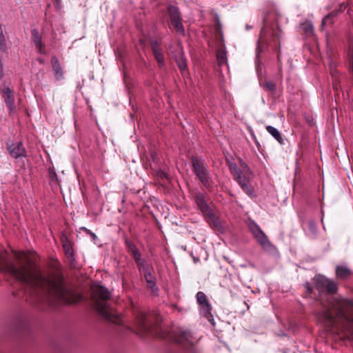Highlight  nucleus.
<instances>
[{"label": "nucleus", "instance_id": "5", "mask_svg": "<svg viewBox=\"0 0 353 353\" xmlns=\"http://www.w3.org/2000/svg\"><path fill=\"white\" fill-rule=\"evenodd\" d=\"M331 310H322L323 319L325 323L331 326L341 325L345 327L350 322L353 321V319L348 316L345 310H336L335 316L330 312Z\"/></svg>", "mask_w": 353, "mask_h": 353}, {"label": "nucleus", "instance_id": "48", "mask_svg": "<svg viewBox=\"0 0 353 353\" xmlns=\"http://www.w3.org/2000/svg\"><path fill=\"white\" fill-rule=\"evenodd\" d=\"M56 3H59V0H54Z\"/></svg>", "mask_w": 353, "mask_h": 353}, {"label": "nucleus", "instance_id": "46", "mask_svg": "<svg viewBox=\"0 0 353 353\" xmlns=\"http://www.w3.org/2000/svg\"><path fill=\"white\" fill-rule=\"evenodd\" d=\"M161 177H166V174L165 172H162L161 174Z\"/></svg>", "mask_w": 353, "mask_h": 353}, {"label": "nucleus", "instance_id": "11", "mask_svg": "<svg viewBox=\"0 0 353 353\" xmlns=\"http://www.w3.org/2000/svg\"><path fill=\"white\" fill-rule=\"evenodd\" d=\"M253 236L264 249L271 250L274 248L261 229L258 232L254 234Z\"/></svg>", "mask_w": 353, "mask_h": 353}, {"label": "nucleus", "instance_id": "8", "mask_svg": "<svg viewBox=\"0 0 353 353\" xmlns=\"http://www.w3.org/2000/svg\"><path fill=\"white\" fill-rule=\"evenodd\" d=\"M92 296L98 304L99 307L97 309H105V305L101 303V301L108 300L110 296V293L106 288L97 285L92 288Z\"/></svg>", "mask_w": 353, "mask_h": 353}, {"label": "nucleus", "instance_id": "36", "mask_svg": "<svg viewBox=\"0 0 353 353\" xmlns=\"http://www.w3.org/2000/svg\"><path fill=\"white\" fill-rule=\"evenodd\" d=\"M81 230H83L87 234L90 235V237L92 239L93 241H96V240L97 239V236L94 232H92L91 230L86 228L85 227L81 228Z\"/></svg>", "mask_w": 353, "mask_h": 353}, {"label": "nucleus", "instance_id": "1", "mask_svg": "<svg viewBox=\"0 0 353 353\" xmlns=\"http://www.w3.org/2000/svg\"><path fill=\"white\" fill-rule=\"evenodd\" d=\"M6 268L8 274L27 285L28 290L26 292V299L30 302L52 303L59 300L70 304L81 299L80 295L65 286L62 279H52L47 277L34 268L32 264L16 266L12 263Z\"/></svg>", "mask_w": 353, "mask_h": 353}, {"label": "nucleus", "instance_id": "12", "mask_svg": "<svg viewBox=\"0 0 353 353\" xmlns=\"http://www.w3.org/2000/svg\"><path fill=\"white\" fill-rule=\"evenodd\" d=\"M253 236L264 249L271 250L274 248L261 229L258 232L254 234Z\"/></svg>", "mask_w": 353, "mask_h": 353}, {"label": "nucleus", "instance_id": "22", "mask_svg": "<svg viewBox=\"0 0 353 353\" xmlns=\"http://www.w3.org/2000/svg\"><path fill=\"white\" fill-rule=\"evenodd\" d=\"M168 10L171 21L181 19L179 8L176 6L170 5Z\"/></svg>", "mask_w": 353, "mask_h": 353}, {"label": "nucleus", "instance_id": "23", "mask_svg": "<svg viewBox=\"0 0 353 353\" xmlns=\"http://www.w3.org/2000/svg\"><path fill=\"white\" fill-rule=\"evenodd\" d=\"M153 54L154 56L155 59L157 60L159 66L160 68H162L165 65V60H164V56L162 53V51L161 49L159 50H154V51H152Z\"/></svg>", "mask_w": 353, "mask_h": 353}, {"label": "nucleus", "instance_id": "44", "mask_svg": "<svg viewBox=\"0 0 353 353\" xmlns=\"http://www.w3.org/2000/svg\"><path fill=\"white\" fill-rule=\"evenodd\" d=\"M252 26H248V25H247V26H246V29H247L248 30H251V29H252Z\"/></svg>", "mask_w": 353, "mask_h": 353}, {"label": "nucleus", "instance_id": "21", "mask_svg": "<svg viewBox=\"0 0 353 353\" xmlns=\"http://www.w3.org/2000/svg\"><path fill=\"white\" fill-rule=\"evenodd\" d=\"M216 59L220 67L228 64L227 53L224 48H220L217 50Z\"/></svg>", "mask_w": 353, "mask_h": 353}, {"label": "nucleus", "instance_id": "37", "mask_svg": "<svg viewBox=\"0 0 353 353\" xmlns=\"http://www.w3.org/2000/svg\"><path fill=\"white\" fill-rule=\"evenodd\" d=\"M131 254L132 255L136 264L143 259H142L141 254L140 252L139 251V250L132 252Z\"/></svg>", "mask_w": 353, "mask_h": 353}, {"label": "nucleus", "instance_id": "18", "mask_svg": "<svg viewBox=\"0 0 353 353\" xmlns=\"http://www.w3.org/2000/svg\"><path fill=\"white\" fill-rule=\"evenodd\" d=\"M352 274V271L345 265H337L336 267V275L341 279H346Z\"/></svg>", "mask_w": 353, "mask_h": 353}, {"label": "nucleus", "instance_id": "31", "mask_svg": "<svg viewBox=\"0 0 353 353\" xmlns=\"http://www.w3.org/2000/svg\"><path fill=\"white\" fill-rule=\"evenodd\" d=\"M248 225L252 234L258 232L261 230V228L259 226V225L252 220H250L248 222Z\"/></svg>", "mask_w": 353, "mask_h": 353}, {"label": "nucleus", "instance_id": "40", "mask_svg": "<svg viewBox=\"0 0 353 353\" xmlns=\"http://www.w3.org/2000/svg\"><path fill=\"white\" fill-rule=\"evenodd\" d=\"M150 46L152 48V50L154 51V50H159V43L157 40H151L150 41Z\"/></svg>", "mask_w": 353, "mask_h": 353}, {"label": "nucleus", "instance_id": "49", "mask_svg": "<svg viewBox=\"0 0 353 353\" xmlns=\"http://www.w3.org/2000/svg\"><path fill=\"white\" fill-rule=\"evenodd\" d=\"M324 309H326V310H328V309H330L329 307H325Z\"/></svg>", "mask_w": 353, "mask_h": 353}, {"label": "nucleus", "instance_id": "20", "mask_svg": "<svg viewBox=\"0 0 353 353\" xmlns=\"http://www.w3.org/2000/svg\"><path fill=\"white\" fill-rule=\"evenodd\" d=\"M300 28L307 37H310L314 34V26L310 21L306 20L300 23Z\"/></svg>", "mask_w": 353, "mask_h": 353}, {"label": "nucleus", "instance_id": "45", "mask_svg": "<svg viewBox=\"0 0 353 353\" xmlns=\"http://www.w3.org/2000/svg\"><path fill=\"white\" fill-rule=\"evenodd\" d=\"M280 48H281L280 43H279V54H280ZM279 57H280V54H278V59H279Z\"/></svg>", "mask_w": 353, "mask_h": 353}, {"label": "nucleus", "instance_id": "7", "mask_svg": "<svg viewBox=\"0 0 353 353\" xmlns=\"http://www.w3.org/2000/svg\"><path fill=\"white\" fill-rule=\"evenodd\" d=\"M170 53L173 55L175 62L183 77L188 75V68L187 59L185 57L183 48L180 43H177L175 46L174 50H172L171 46L170 47Z\"/></svg>", "mask_w": 353, "mask_h": 353}, {"label": "nucleus", "instance_id": "47", "mask_svg": "<svg viewBox=\"0 0 353 353\" xmlns=\"http://www.w3.org/2000/svg\"><path fill=\"white\" fill-rule=\"evenodd\" d=\"M241 165H243L245 168H247V165L245 163H242Z\"/></svg>", "mask_w": 353, "mask_h": 353}, {"label": "nucleus", "instance_id": "15", "mask_svg": "<svg viewBox=\"0 0 353 353\" xmlns=\"http://www.w3.org/2000/svg\"><path fill=\"white\" fill-rule=\"evenodd\" d=\"M242 190L250 197H254V191L253 187L250 184L249 180L245 177L236 181Z\"/></svg>", "mask_w": 353, "mask_h": 353}, {"label": "nucleus", "instance_id": "27", "mask_svg": "<svg viewBox=\"0 0 353 353\" xmlns=\"http://www.w3.org/2000/svg\"><path fill=\"white\" fill-rule=\"evenodd\" d=\"M261 38L259 40H258L257 41V47H256V57L259 56V54L263 51V45L261 44V39H263V38H265L266 37V29H265V27H263L262 28L261 30Z\"/></svg>", "mask_w": 353, "mask_h": 353}, {"label": "nucleus", "instance_id": "3", "mask_svg": "<svg viewBox=\"0 0 353 353\" xmlns=\"http://www.w3.org/2000/svg\"><path fill=\"white\" fill-rule=\"evenodd\" d=\"M314 288L320 294L326 293V299L329 307L332 309H345L346 307L353 306L352 301L343 299L336 292L338 290L337 284L323 275H316L314 279Z\"/></svg>", "mask_w": 353, "mask_h": 353}, {"label": "nucleus", "instance_id": "9", "mask_svg": "<svg viewBox=\"0 0 353 353\" xmlns=\"http://www.w3.org/2000/svg\"><path fill=\"white\" fill-rule=\"evenodd\" d=\"M7 150L10 155L14 159L26 157V150L21 141L16 143H7Z\"/></svg>", "mask_w": 353, "mask_h": 353}, {"label": "nucleus", "instance_id": "33", "mask_svg": "<svg viewBox=\"0 0 353 353\" xmlns=\"http://www.w3.org/2000/svg\"><path fill=\"white\" fill-rule=\"evenodd\" d=\"M146 286L153 293H156L158 290V288L156 285V279L146 282Z\"/></svg>", "mask_w": 353, "mask_h": 353}, {"label": "nucleus", "instance_id": "29", "mask_svg": "<svg viewBox=\"0 0 353 353\" xmlns=\"http://www.w3.org/2000/svg\"><path fill=\"white\" fill-rule=\"evenodd\" d=\"M270 32H271V39L272 41H274V39H278L279 40L281 37V35H282V32L281 30V29L279 28V27H277L276 29H274L273 27H272L270 28Z\"/></svg>", "mask_w": 353, "mask_h": 353}, {"label": "nucleus", "instance_id": "17", "mask_svg": "<svg viewBox=\"0 0 353 353\" xmlns=\"http://www.w3.org/2000/svg\"><path fill=\"white\" fill-rule=\"evenodd\" d=\"M51 61L57 80L62 79L63 77V73L58 59L53 56L52 57Z\"/></svg>", "mask_w": 353, "mask_h": 353}, {"label": "nucleus", "instance_id": "41", "mask_svg": "<svg viewBox=\"0 0 353 353\" xmlns=\"http://www.w3.org/2000/svg\"><path fill=\"white\" fill-rule=\"evenodd\" d=\"M334 17V14L333 13H330L329 14H327L323 20H322V23H321V26H324L327 23H328V21L332 18Z\"/></svg>", "mask_w": 353, "mask_h": 353}, {"label": "nucleus", "instance_id": "43", "mask_svg": "<svg viewBox=\"0 0 353 353\" xmlns=\"http://www.w3.org/2000/svg\"><path fill=\"white\" fill-rule=\"evenodd\" d=\"M50 176L52 180H54V179L57 178V173L54 171H53L52 170H50Z\"/></svg>", "mask_w": 353, "mask_h": 353}, {"label": "nucleus", "instance_id": "13", "mask_svg": "<svg viewBox=\"0 0 353 353\" xmlns=\"http://www.w3.org/2000/svg\"><path fill=\"white\" fill-rule=\"evenodd\" d=\"M1 92L10 112H12L14 110V98L12 91L8 87H6L2 90Z\"/></svg>", "mask_w": 353, "mask_h": 353}, {"label": "nucleus", "instance_id": "6", "mask_svg": "<svg viewBox=\"0 0 353 353\" xmlns=\"http://www.w3.org/2000/svg\"><path fill=\"white\" fill-rule=\"evenodd\" d=\"M194 200L198 208L202 214L208 219L212 221L214 225L218 226L219 221L216 215L212 212L211 208L208 204L204 194L196 191L194 195Z\"/></svg>", "mask_w": 353, "mask_h": 353}, {"label": "nucleus", "instance_id": "24", "mask_svg": "<svg viewBox=\"0 0 353 353\" xmlns=\"http://www.w3.org/2000/svg\"><path fill=\"white\" fill-rule=\"evenodd\" d=\"M260 85L265 91L270 92L272 93L276 91V85L271 81H265L264 82L261 83Z\"/></svg>", "mask_w": 353, "mask_h": 353}, {"label": "nucleus", "instance_id": "16", "mask_svg": "<svg viewBox=\"0 0 353 353\" xmlns=\"http://www.w3.org/2000/svg\"><path fill=\"white\" fill-rule=\"evenodd\" d=\"M196 302L201 309H211L207 296L203 292H198L196 295Z\"/></svg>", "mask_w": 353, "mask_h": 353}, {"label": "nucleus", "instance_id": "34", "mask_svg": "<svg viewBox=\"0 0 353 353\" xmlns=\"http://www.w3.org/2000/svg\"><path fill=\"white\" fill-rule=\"evenodd\" d=\"M63 248H64L65 254L69 258H72L74 256V252H73V250H72L71 246L70 245V244H67V243L64 244Z\"/></svg>", "mask_w": 353, "mask_h": 353}, {"label": "nucleus", "instance_id": "28", "mask_svg": "<svg viewBox=\"0 0 353 353\" xmlns=\"http://www.w3.org/2000/svg\"><path fill=\"white\" fill-rule=\"evenodd\" d=\"M230 170L231 172L234 174L235 179L236 181L244 177V176L242 175V171L239 168H238V167L236 164L230 165Z\"/></svg>", "mask_w": 353, "mask_h": 353}, {"label": "nucleus", "instance_id": "42", "mask_svg": "<svg viewBox=\"0 0 353 353\" xmlns=\"http://www.w3.org/2000/svg\"><path fill=\"white\" fill-rule=\"evenodd\" d=\"M210 311L209 310H205V316H210L209 317H210V319H209V321L212 323V324L214 325V319L212 318V316L210 314Z\"/></svg>", "mask_w": 353, "mask_h": 353}, {"label": "nucleus", "instance_id": "26", "mask_svg": "<svg viewBox=\"0 0 353 353\" xmlns=\"http://www.w3.org/2000/svg\"><path fill=\"white\" fill-rule=\"evenodd\" d=\"M0 49L3 52H6L8 50L6 37L3 33L2 26L0 24Z\"/></svg>", "mask_w": 353, "mask_h": 353}, {"label": "nucleus", "instance_id": "35", "mask_svg": "<svg viewBox=\"0 0 353 353\" xmlns=\"http://www.w3.org/2000/svg\"><path fill=\"white\" fill-rule=\"evenodd\" d=\"M308 230L314 234L316 233L317 228L316 224L314 221H310L307 223Z\"/></svg>", "mask_w": 353, "mask_h": 353}, {"label": "nucleus", "instance_id": "38", "mask_svg": "<svg viewBox=\"0 0 353 353\" xmlns=\"http://www.w3.org/2000/svg\"><path fill=\"white\" fill-rule=\"evenodd\" d=\"M143 274L144 279H145V282H148L149 281L154 280L156 279L155 276L152 274L151 270L148 272L143 273Z\"/></svg>", "mask_w": 353, "mask_h": 353}, {"label": "nucleus", "instance_id": "30", "mask_svg": "<svg viewBox=\"0 0 353 353\" xmlns=\"http://www.w3.org/2000/svg\"><path fill=\"white\" fill-rule=\"evenodd\" d=\"M176 32L184 34L185 30L181 23V19L171 21Z\"/></svg>", "mask_w": 353, "mask_h": 353}, {"label": "nucleus", "instance_id": "39", "mask_svg": "<svg viewBox=\"0 0 353 353\" xmlns=\"http://www.w3.org/2000/svg\"><path fill=\"white\" fill-rule=\"evenodd\" d=\"M304 288L308 294H312L314 291V288L312 286V284L310 282H305L304 283Z\"/></svg>", "mask_w": 353, "mask_h": 353}, {"label": "nucleus", "instance_id": "25", "mask_svg": "<svg viewBox=\"0 0 353 353\" xmlns=\"http://www.w3.org/2000/svg\"><path fill=\"white\" fill-rule=\"evenodd\" d=\"M136 265L138 268L139 271L140 272H142L143 274L150 271L152 268L148 265V263L145 259L141 260Z\"/></svg>", "mask_w": 353, "mask_h": 353}, {"label": "nucleus", "instance_id": "10", "mask_svg": "<svg viewBox=\"0 0 353 353\" xmlns=\"http://www.w3.org/2000/svg\"><path fill=\"white\" fill-rule=\"evenodd\" d=\"M98 316L104 319L108 323L121 325L123 319L120 314L116 312V310H97Z\"/></svg>", "mask_w": 353, "mask_h": 353}, {"label": "nucleus", "instance_id": "14", "mask_svg": "<svg viewBox=\"0 0 353 353\" xmlns=\"http://www.w3.org/2000/svg\"><path fill=\"white\" fill-rule=\"evenodd\" d=\"M32 37L33 42L38 50L39 53H44L43 48L45 45L42 42L41 35L40 34L39 30L36 28H34L31 31Z\"/></svg>", "mask_w": 353, "mask_h": 353}, {"label": "nucleus", "instance_id": "19", "mask_svg": "<svg viewBox=\"0 0 353 353\" xmlns=\"http://www.w3.org/2000/svg\"><path fill=\"white\" fill-rule=\"evenodd\" d=\"M267 132L270 134L279 143L284 144V139H283L280 132L272 125H267L265 127Z\"/></svg>", "mask_w": 353, "mask_h": 353}, {"label": "nucleus", "instance_id": "2", "mask_svg": "<svg viewBox=\"0 0 353 353\" xmlns=\"http://www.w3.org/2000/svg\"><path fill=\"white\" fill-rule=\"evenodd\" d=\"M134 316L137 333L142 338L159 336L170 339L190 353H197L194 347L196 337L194 333L183 328H172L168 331L164 324L158 325L159 316L157 310H136Z\"/></svg>", "mask_w": 353, "mask_h": 353}, {"label": "nucleus", "instance_id": "4", "mask_svg": "<svg viewBox=\"0 0 353 353\" xmlns=\"http://www.w3.org/2000/svg\"><path fill=\"white\" fill-rule=\"evenodd\" d=\"M191 163L193 172L195 173L201 184L208 189L212 188L214 185V181L205 160L202 158L192 157Z\"/></svg>", "mask_w": 353, "mask_h": 353}, {"label": "nucleus", "instance_id": "32", "mask_svg": "<svg viewBox=\"0 0 353 353\" xmlns=\"http://www.w3.org/2000/svg\"><path fill=\"white\" fill-rule=\"evenodd\" d=\"M125 246L128 249V251L132 254V252L138 250L137 248L136 247V245H134V243L129 240V239H125Z\"/></svg>", "mask_w": 353, "mask_h": 353}]
</instances>
